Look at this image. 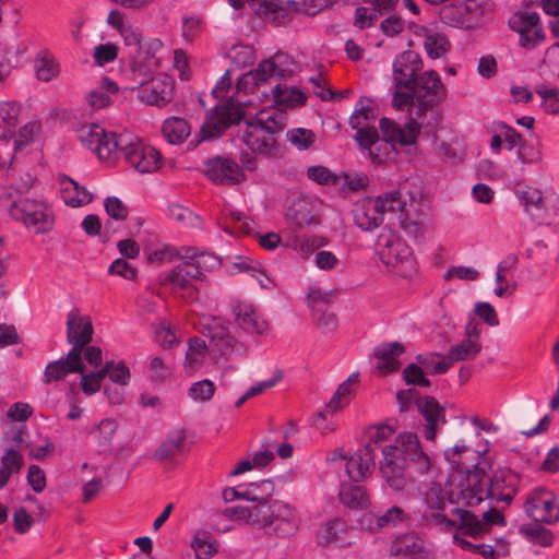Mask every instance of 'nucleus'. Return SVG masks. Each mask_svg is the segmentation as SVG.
<instances>
[{"label": "nucleus", "instance_id": "obj_1", "mask_svg": "<svg viewBox=\"0 0 559 559\" xmlns=\"http://www.w3.org/2000/svg\"><path fill=\"white\" fill-rule=\"evenodd\" d=\"M413 467L417 473L425 474L431 467V459L421 449L418 437L412 432L399 433L393 442L382 449L379 473L383 481L393 491H403L408 485L406 467Z\"/></svg>", "mask_w": 559, "mask_h": 559}, {"label": "nucleus", "instance_id": "obj_2", "mask_svg": "<svg viewBox=\"0 0 559 559\" xmlns=\"http://www.w3.org/2000/svg\"><path fill=\"white\" fill-rule=\"evenodd\" d=\"M413 467L417 473L425 474L431 467V459L421 449L418 437L412 432L399 433L393 442L382 449L379 473L383 481L393 491H403L408 485L406 467Z\"/></svg>", "mask_w": 559, "mask_h": 559}, {"label": "nucleus", "instance_id": "obj_3", "mask_svg": "<svg viewBox=\"0 0 559 559\" xmlns=\"http://www.w3.org/2000/svg\"><path fill=\"white\" fill-rule=\"evenodd\" d=\"M389 214L414 240L424 239L430 233V218L419 192H389Z\"/></svg>", "mask_w": 559, "mask_h": 559}, {"label": "nucleus", "instance_id": "obj_4", "mask_svg": "<svg viewBox=\"0 0 559 559\" xmlns=\"http://www.w3.org/2000/svg\"><path fill=\"white\" fill-rule=\"evenodd\" d=\"M484 463L477 462L474 469L465 467L455 472L457 480V496L469 507L479 504L481 501L491 499L510 498L511 489L502 493L500 480L504 481L503 474H495L491 478L486 477Z\"/></svg>", "mask_w": 559, "mask_h": 559}, {"label": "nucleus", "instance_id": "obj_5", "mask_svg": "<svg viewBox=\"0 0 559 559\" xmlns=\"http://www.w3.org/2000/svg\"><path fill=\"white\" fill-rule=\"evenodd\" d=\"M283 127L281 114L273 109H263L254 118L245 120L241 139L252 153L269 157L277 152L275 134Z\"/></svg>", "mask_w": 559, "mask_h": 559}, {"label": "nucleus", "instance_id": "obj_6", "mask_svg": "<svg viewBox=\"0 0 559 559\" xmlns=\"http://www.w3.org/2000/svg\"><path fill=\"white\" fill-rule=\"evenodd\" d=\"M408 91H413L415 95L416 118L427 121L430 129L435 128L440 120V115L435 108L448 96L447 87L439 73L435 70L423 72Z\"/></svg>", "mask_w": 559, "mask_h": 559}, {"label": "nucleus", "instance_id": "obj_7", "mask_svg": "<svg viewBox=\"0 0 559 559\" xmlns=\"http://www.w3.org/2000/svg\"><path fill=\"white\" fill-rule=\"evenodd\" d=\"M523 212L538 225L559 223V194L552 189L526 186L515 192Z\"/></svg>", "mask_w": 559, "mask_h": 559}, {"label": "nucleus", "instance_id": "obj_8", "mask_svg": "<svg viewBox=\"0 0 559 559\" xmlns=\"http://www.w3.org/2000/svg\"><path fill=\"white\" fill-rule=\"evenodd\" d=\"M377 253L382 263L400 276H411L416 272L412 248L390 228H383L378 236Z\"/></svg>", "mask_w": 559, "mask_h": 559}, {"label": "nucleus", "instance_id": "obj_9", "mask_svg": "<svg viewBox=\"0 0 559 559\" xmlns=\"http://www.w3.org/2000/svg\"><path fill=\"white\" fill-rule=\"evenodd\" d=\"M296 64L294 60L285 53H276L275 56L263 60L258 67L241 75L237 81V94H258L259 88L272 79L285 80L294 73Z\"/></svg>", "mask_w": 559, "mask_h": 559}, {"label": "nucleus", "instance_id": "obj_10", "mask_svg": "<svg viewBox=\"0 0 559 559\" xmlns=\"http://www.w3.org/2000/svg\"><path fill=\"white\" fill-rule=\"evenodd\" d=\"M260 528L276 536L287 537L295 534L301 523L298 510L286 502H262Z\"/></svg>", "mask_w": 559, "mask_h": 559}, {"label": "nucleus", "instance_id": "obj_11", "mask_svg": "<svg viewBox=\"0 0 559 559\" xmlns=\"http://www.w3.org/2000/svg\"><path fill=\"white\" fill-rule=\"evenodd\" d=\"M9 215L15 221H22L26 228L36 234L52 229L55 214L51 206L43 200L22 199L12 201L8 207Z\"/></svg>", "mask_w": 559, "mask_h": 559}, {"label": "nucleus", "instance_id": "obj_12", "mask_svg": "<svg viewBox=\"0 0 559 559\" xmlns=\"http://www.w3.org/2000/svg\"><path fill=\"white\" fill-rule=\"evenodd\" d=\"M204 335L210 338V359L218 366L222 360L234 356H243L247 353L245 344L237 341L217 319L204 324Z\"/></svg>", "mask_w": 559, "mask_h": 559}, {"label": "nucleus", "instance_id": "obj_13", "mask_svg": "<svg viewBox=\"0 0 559 559\" xmlns=\"http://www.w3.org/2000/svg\"><path fill=\"white\" fill-rule=\"evenodd\" d=\"M231 86V78L229 71H226L223 76L217 81L215 87L212 90V94L215 98L221 102L215 106L213 114L209 117L205 127L202 128V132H205V128L213 127L217 131L221 129L237 122L241 116V103L236 102L233 98H225V94Z\"/></svg>", "mask_w": 559, "mask_h": 559}, {"label": "nucleus", "instance_id": "obj_14", "mask_svg": "<svg viewBox=\"0 0 559 559\" xmlns=\"http://www.w3.org/2000/svg\"><path fill=\"white\" fill-rule=\"evenodd\" d=\"M524 510L535 522L555 524L559 522V497L545 487L535 488L527 495Z\"/></svg>", "mask_w": 559, "mask_h": 559}, {"label": "nucleus", "instance_id": "obj_15", "mask_svg": "<svg viewBox=\"0 0 559 559\" xmlns=\"http://www.w3.org/2000/svg\"><path fill=\"white\" fill-rule=\"evenodd\" d=\"M509 27L519 35L520 47L533 50L546 40L540 16L536 12H515L509 19Z\"/></svg>", "mask_w": 559, "mask_h": 559}, {"label": "nucleus", "instance_id": "obj_16", "mask_svg": "<svg viewBox=\"0 0 559 559\" xmlns=\"http://www.w3.org/2000/svg\"><path fill=\"white\" fill-rule=\"evenodd\" d=\"M379 128L384 140L392 146L395 144L413 146L416 144L421 129L430 127L421 118L408 119L404 126H401L396 121L384 117L380 119Z\"/></svg>", "mask_w": 559, "mask_h": 559}, {"label": "nucleus", "instance_id": "obj_17", "mask_svg": "<svg viewBox=\"0 0 559 559\" xmlns=\"http://www.w3.org/2000/svg\"><path fill=\"white\" fill-rule=\"evenodd\" d=\"M163 43L157 38L144 41L140 49L129 57V67L133 80L147 79L160 68Z\"/></svg>", "mask_w": 559, "mask_h": 559}, {"label": "nucleus", "instance_id": "obj_18", "mask_svg": "<svg viewBox=\"0 0 559 559\" xmlns=\"http://www.w3.org/2000/svg\"><path fill=\"white\" fill-rule=\"evenodd\" d=\"M389 214V193L376 198H365L356 202L353 216L356 225L362 230H372Z\"/></svg>", "mask_w": 559, "mask_h": 559}, {"label": "nucleus", "instance_id": "obj_19", "mask_svg": "<svg viewBox=\"0 0 559 559\" xmlns=\"http://www.w3.org/2000/svg\"><path fill=\"white\" fill-rule=\"evenodd\" d=\"M139 85L138 98L150 106L164 107L173 99L175 83L166 75L159 74L146 82V79L133 80Z\"/></svg>", "mask_w": 559, "mask_h": 559}, {"label": "nucleus", "instance_id": "obj_20", "mask_svg": "<svg viewBox=\"0 0 559 559\" xmlns=\"http://www.w3.org/2000/svg\"><path fill=\"white\" fill-rule=\"evenodd\" d=\"M123 157L131 167L141 174L155 173L160 168V153L133 135Z\"/></svg>", "mask_w": 559, "mask_h": 559}, {"label": "nucleus", "instance_id": "obj_21", "mask_svg": "<svg viewBox=\"0 0 559 559\" xmlns=\"http://www.w3.org/2000/svg\"><path fill=\"white\" fill-rule=\"evenodd\" d=\"M423 67L424 63L419 53L414 50L402 51L392 63L393 86L412 88Z\"/></svg>", "mask_w": 559, "mask_h": 559}, {"label": "nucleus", "instance_id": "obj_22", "mask_svg": "<svg viewBox=\"0 0 559 559\" xmlns=\"http://www.w3.org/2000/svg\"><path fill=\"white\" fill-rule=\"evenodd\" d=\"M93 325L91 318L73 308L67 314V340L72 349L82 355L83 348L92 341Z\"/></svg>", "mask_w": 559, "mask_h": 559}, {"label": "nucleus", "instance_id": "obj_23", "mask_svg": "<svg viewBox=\"0 0 559 559\" xmlns=\"http://www.w3.org/2000/svg\"><path fill=\"white\" fill-rule=\"evenodd\" d=\"M205 174L217 185H236L245 181L246 176L240 166L230 158L217 156L205 164Z\"/></svg>", "mask_w": 559, "mask_h": 559}, {"label": "nucleus", "instance_id": "obj_24", "mask_svg": "<svg viewBox=\"0 0 559 559\" xmlns=\"http://www.w3.org/2000/svg\"><path fill=\"white\" fill-rule=\"evenodd\" d=\"M417 409L427 423L425 438L433 441L437 430L445 424L444 408L433 397L425 396L417 401Z\"/></svg>", "mask_w": 559, "mask_h": 559}, {"label": "nucleus", "instance_id": "obj_25", "mask_svg": "<svg viewBox=\"0 0 559 559\" xmlns=\"http://www.w3.org/2000/svg\"><path fill=\"white\" fill-rule=\"evenodd\" d=\"M73 372H83L82 357L76 349H71L64 357L49 362L45 368L44 382L51 383Z\"/></svg>", "mask_w": 559, "mask_h": 559}, {"label": "nucleus", "instance_id": "obj_26", "mask_svg": "<svg viewBox=\"0 0 559 559\" xmlns=\"http://www.w3.org/2000/svg\"><path fill=\"white\" fill-rule=\"evenodd\" d=\"M131 136L129 133L116 134L105 131L94 152L100 160L110 162L117 158L118 154L124 155Z\"/></svg>", "mask_w": 559, "mask_h": 559}, {"label": "nucleus", "instance_id": "obj_27", "mask_svg": "<svg viewBox=\"0 0 559 559\" xmlns=\"http://www.w3.org/2000/svg\"><path fill=\"white\" fill-rule=\"evenodd\" d=\"M425 501L427 504L425 516L427 520H431L435 524L444 525L447 528L454 527V522L449 520L442 512L447 503V495L439 485H432L429 488L426 492Z\"/></svg>", "mask_w": 559, "mask_h": 559}, {"label": "nucleus", "instance_id": "obj_28", "mask_svg": "<svg viewBox=\"0 0 559 559\" xmlns=\"http://www.w3.org/2000/svg\"><path fill=\"white\" fill-rule=\"evenodd\" d=\"M374 467L373 450L369 445L359 449L350 457H347L345 471L349 479L360 481L370 475Z\"/></svg>", "mask_w": 559, "mask_h": 559}, {"label": "nucleus", "instance_id": "obj_29", "mask_svg": "<svg viewBox=\"0 0 559 559\" xmlns=\"http://www.w3.org/2000/svg\"><path fill=\"white\" fill-rule=\"evenodd\" d=\"M390 554L409 559H425L426 550L423 539L412 533L396 536L390 545Z\"/></svg>", "mask_w": 559, "mask_h": 559}, {"label": "nucleus", "instance_id": "obj_30", "mask_svg": "<svg viewBox=\"0 0 559 559\" xmlns=\"http://www.w3.org/2000/svg\"><path fill=\"white\" fill-rule=\"evenodd\" d=\"M479 334L476 326L468 325L466 329V338L453 345L448 357L451 362L473 359L480 352Z\"/></svg>", "mask_w": 559, "mask_h": 559}, {"label": "nucleus", "instance_id": "obj_31", "mask_svg": "<svg viewBox=\"0 0 559 559\" xmlns=\"http://www.w3.org/2000/svg\"><path fill=\"white\" fill-rule=\"evenodd\" d=\"M329 239L323 236H297L293 235L285 239L284 246L294 250L298 255L308 260L317 251L326 247Z\"/></svg>", "mask_w": 559, "mask_h": 559}, {"label": "nucleus", "instance_id": "obj_32", "mask_svg": "<svg viewBox=\"0 0 559 559\" xmlns=\"http://www.w3.org/2000/svg\"><path fill=\"white\" fill-rule=\"evenodd\" d=\"M60 195L63 202L71 207H80L92 201V194L68 176L59 177Z\"/></svg>", "mask_w": 559, "mask_h": 559}, {"label": "nucleus", "instance_id": "obj_33", "mask_svg": "<svg viewBox=\"0 0 559 559\" xmlns=\"http://www.w3.org/2000/svg\"><path fill=\"white\" fill-rule=\"evenodd\" d=\"M206 357H210V344L200 337L190 338L183 362L185 372L188 376L194 374L202 368Z\"/></svg>", "mask_w": 559, "mask_h": 559}, {"label": "nucleus", "instance_id": "obj_34", "mask_svg": "<svg viewBox=\"0 0 559 559\" xmlns=\"http://www.w3.org/2000/svg\"><path fill=\"white\" fill-rule=\"evenodd\" d=\"M34 72L38 81L48 83L60 76L61 66L55 55L40 50L34 58Z\"/></svg>", "mask_w": 559, "mask_h": 559}, {"label": "nucleus", "instance_id": "obj_35", "mask_svg": "<svg viewBox=\"0 0 559 559\" xmlns=\"http://www.w3.org/2000/svg\"><path fill=\"white\" fill-rule=\"evenodd\" d=\"M259 12L272 23L282 25L287 23L297 11L290 0H264L260 3Z\"/></svg>", "mask_w": 559, "mask_h": 559}, {"label": "nucleus", "instance_id": "obj_36", "mask_svg": "<svg viewBox=\"0 0 559 559\" xmlns=\"http://www.w3.org/2000/svg\"><path fill=\"white\" fill-rule=\"evenodd\" d=\"M180 259L188 260L193 270L198 271V278H202L205 272H212L219 265V259L213 253L201 251L194 247L182 248Z\"/></svg>", "mask_w": 559, "mask_h": 559}, {"label": "nucleus", "instance_id": "obj_37", "mask_svg": "<svg viewBox=\"0 0 559 559\" xmlns=\"http://www.w3.org/2000/svg\"><path fill=\"white\" fill-rule=\"evenodd\" d=\"M235 316L238 325L248 333L265 335L269 331L267 322L250 305H239L235 309Z\"/></svg>", "mask_w": 559, "mask_h": 559}, {"label": "nucleus", "instance_id": "obj_38", "mask_svg": "<svg viewBox=\"0 0 559 559\" xmlns=\"http://www.w3.org/2000/svg\"><path fill=\"white\" fill-rule=\"evenodd\" d=\"M408 514L406 511L397 506H392L385 512L380 515H371L365 519L364 525L369 531H379L390 527H396L397 525L406 522Z\"/></svg>", "mask_w": 559, "mask_h": 559}, {"label": "nucleus", "instance_id": "obj_39", "mask_svg": "<svg viewBox=\"0 0 559 559\" xmlns=\"http://www.w3.org/2000/svg\"><path fill=\"white\" fill-rule=\"evenodd\" d=\"M404 353V346L400 343L382 344L376 349L378 358L377 369L381 373H390L401 366L400 356Z\"/></svg>", "mask_w": 559, "mask_h": 559}, {"label": "nucleus", "instance_id": "obj_40", "mask_svg": "<svg viewBox=\"0 0 559 559\" xmlns=\"http://www.w3.org/2000/svg\"><path fill=\"white\" fill-rule=\"evenodd\" d=\"M21 112V104L12 100L0 102V140H9L13 136Z\"/></svg>", "mask_w": 559, "mask_h": 559}, {"label": "nucleus", "instance_id": "obj_41", "mask_svg": "<svg viewBox=\"0 0 559 559\" xmlns=\"http://www.w3.org/2000/svg\"><path fill=\"white\" fill-rule=\"evenodd\" d=\"M338 498L345 508L353 511L366 510L371 506L367 490L358 485H342Z\"/></svg>", "mask_w": 559, "mask_h": 559}, {"label": "nucleus", "instance_id": "obj_42", "mask_svg": "<svg viewBox=\"0 0 559 559\" xmlns=\"http://www.w3.org/2000/svg\"><path fill=\"white\" fill-rule=\"evenodd\" d=\"M287 217L297 227L317 223L313 202L308 198L296 199L288 209Z\"/></svg>", "mask_w": 559, "mask_h": 559}, {"label": "nucleus", "instance_id": "obj_43", "mask_svg": "<svg viewBox=\"0 0 559 559\" xmlns=\"http://www.w3.org/2000/svg\"><path fill=\"white\" fill-rule=\"evenodd\" d=\"M479 454L480 452L473 450L464 439L459 440L444 451L445 460L457 471L469 466V462L478 457Z\"/></svg>", "mask_w": 559, "mask_h": 559}, {"label": "nucleus", "instance_id": "obj_44", "mask_svg": "<svg viewBox=\"0 0 559 559\" xmlns=\"http://www.w3.org/2000/svg\"><path fill=\"white\" fill-rule=\"evenodd\" d=\"M118 92L116 82L108 78H103L98 86L93 88L86 95V102L94 110L107 107L111 103V96Z\"/></svg>", "mask_w": 559, "mask_h": 559}, {"label": "nucleus", "instance_id": "obj_45", "mask_svg": "<svg viewBox=\"0 0 559 559\" xmlns=\"http://www.w3.org/2000/svg\"><path fill=\"white\" fill-rule=\"evenodd\" d=\"M272 93L276 105L284 108L301 106L307 100L306 93L296 86L278 84L273 87Z\"/></svg>", "mask_w": 559, "mask_h": 559}, {"label": "nucleus", "instance_id": "obj_46", "mask_svg": "<svg viewBox=\"0 0 559 559\" xmlns=\"http://www.w3.org/2000/svg\"><path fill=\"white\" fill-rule=\"evenodd\" d=\"M421 36L424 37V49L431 59H439L449 51L450 43L443 34L423 28Z\"/></svg>", "mask_w": 559, "mask_h": 559}, {"label": "nucleus", "instance_id": "obj_47", "mask_svg": "<svg viewBox=\"0 0 559 559\" xmlns=\"http://www.w3.org/2000/svg\"><path fill=\"white\" fill-rule=\"evenodd\" d=\"M163 134L170 144H181L191 133L189 123L179 117H170L163 123Z\"/></svg>", "mask_w": 559, "mask_h": 559}, {"label": "nucleus", "instance_id": "obj_48", "mask_svg": "<svg viewBox=\"0 0 559 559\" xmlns=\"http://www.w3.org/2000/svg\"><path fill=\"white\" fill-rule=\"evenodd\" d=\"M191 548L197 559H210L217 554L218 544L211 533L198 531L191 540Z\"/></svg>", "mask_w": 559, "mask_h": 559}, {"label": "nucleus", "instance_id": "obj_49", "mask_svg": "<svg viewBox=\"0 0 559 559\" xmlns=\"http://www.w3.org/2000/svg\"><path fill=\"white\" fill-rule=\"evenodd\" d=\"M23 465V455L16 450L8 449L1 457L0 488L4 487L11 476L17 474Z\"/></svg>", "mask_w": 559, "mask_h": 559}, {"label": "nucleus", "instance_id": "obj_50", "mask_svg": "<svg viewBox=\"0 0 559 559\" xmlns=\"http://www.w3.org/2000/svg\"><path fill=\"white\" fill-rule=\"evenodd\" d=\"M346 524L343 520L335 518L325 522L318 531V542L323 546H331L338 543L345 533Z\"/></svg>", "mask_w": 559, "mask_h": 559}, {"label": "nucleus", "instance_id": "obj_51", "mask_svg": "<svg viewBox=\"0 0 559 559\" xmlns=\"http://www.w3.org/2000/svg\"><path fill=\"white\" fill-rule=\"evenodd\" d=\"M516 159L524 166H539L544 160V146L538 140L536 142H522L516 150Z\"/></svg>", "mask_w": 559, "mask_h": 559}, {"label": "nucleus", "instance_id": "obj_52", "mask_svg": "<svg viewBox=\"0 0 559 559\" xmlns=\"http://www.w3.org/2000/svg\"><path fill=\"white\" fill-rule=\"evenodd\" d=\"M376 118L373 103L371 99L361 97L355 105V109L349 118V124L353 129L371 127L369 123Z\"/></svg>", "mask_w": 559, "mask_h": 559}, {"label": "nucleus", "instance_id": "obj_53", "mask_svg": "<svg viewBox=\"0 0 559 559\" xmlns=\"http://www.w3.org/2000/svg\"><path fill=\"white\" fill-rule=\"evenodd\" d=\"M358 382V374H350L342 382L326 405L330 413H334L348 404L353 394V388Z\"/></svg>", "mask_w": 559, "mask_h": 559}, {"label": "nucleus", "instance_id": "obj_54", "mask_svg": "<svg viewBox=\"0 0 559 559\" xmlns=\"http://www.w3.org/2000/svg\"><path fill=\"white\" fill-rule=\"evenodd\" d=\"M355 130L356 133L354 135V139L359 144L362 155L369 158L370 160H380L382 154L374 153L373 155V153L370 151L372 150V145H374V142H377V140L379 139L377 129L374 127H364L361 129Z\"/></svg>", "mask_w": 559, "mask_h": 559}, {"label": "nucleus", "instance_id": "obj_55", "mask_svg": "<svg viewBox=\"0 0 559 559\" xmlns=\"http://www.w3.org/2000/svg\"><path fill=\"white\" fill-rule=\"evenodd\" d=\"M117 430L118 423L115 419L105 418L91 429L90 435L99 447L108 448L111 445Z\"/></svg>", "mask_w": 559, "mask_h": 559}, {"label": "nucleus", "instance_id": "obj_56", "mask_svg": "<svg viewBox=\"0 0 559 559\" xmlns=\"http://www.w3.org/2000/svg\"><path fill=\"white\" fill-rule=\"evenodd\" d=\"M262 503L252 506H236L225 510V515L231 520H241L259 527Z\"/></svg>", "mask_w": 559, "mask_h": 559}, {"label": "nucleus", "instance_id": "obj_57", "mask_svg": "<svg viewBox=\"0 0 559 559\" xmlns=\"http://www.w3.org/2000/svg\"><path fill=\"white\" fill-rule=\"evenodd\" d=\"M454 514L460 520V527L473 537L480 536L487 532V525L476 515L467 510L455 508Z\"/></svg>", "mask_w": 559, "mask_h": 559}, {"label": "nucleus", "instance_id": "obj_58", "mask_svg": "<svg viewBox=\"0 0 559 559\" xmlns=\"http://www.w3.org/2000/svg\"><path fill=\"white\" fill-rule=\"evenodd\" d=\"M195 278H198V271L193 270V265H190L188 260H183V262L177 265L167 276V281L175 288H186L189 286L191 280Z\"/></svg>", "mask_w": 559, "mask_h": 559}, {"label": "nucleus", "instance_id": "obj_59", "mask_svg": "<svg viewBox=\"0 0 559 559\" xmlns=\"http://www.w3.org/2000/svg\"><path fill=\"white\" fill-rule=\"evenodd\" d=\"M41 133V123L38 120H31L22 126L14 136V151H19L33 143Z\"/></svg>", "mask_w": 559, "mask_h": 559}, {"label": "nucleus", "instance_id": "obj_60", "mask_svg": "<svg viewBox=\"0 0 559 559\" xmlns=\"http://www.w3.org/2000/svg\"><path fill=\"white\" fill-rule=\"evenodd\" d=\"M102 372L104 377L109 378L111 384L127 386L130 382V370L122 362L108 361L102 368Z\"/></svg>", "mask_w": 559, "mask_h": 559}, {"label": "nucleus", "instance_id": "obj_61", "mask_svg": "<svg viewBox=\"0 0 559 559\" xmlns=\"http://www.w3.org/2000/svg\"><path fill=\"white\" fill-rule=\"evenodd\" d=\"M536 94L540 97V107L547 115H559V88L539 85Z\"/></svg>", "mask_w": 559, "mask_h": 559}, {"label": "nucleus", "instance_id": "obj_62", "mask_svg": "<svg viewBox=\"0 0 559 559\" xmlns=\"http://www.w3.org/2000/svg\"><path fill=\"white\" fill-rule=\"evenodd\" d=\"M286 139L298 151H306L314 144L317 136L310 129L294 128L286 132Z\"/></svg>", "mask_w": 559, "mask_h": 559}, {"label": "nucleus", "instance_id": "obj_63", "mask_svg": "<svg viewBox=\"0 0 559 559\" xmlns=\"http://www.w3.org/2000/svg\"><path fill=\"white\" fill-rule=\"evenodd\" d=\"M105 130L95 123L82 124L76 129V136L79 141L84 145L94 151V147L98 144L104 135Z\"/></svg>", "mask_w": 559, "mask_h": 559}, {"label": "nucleus", "instance_id": "obj_64", "mask_svg": "<svg viewBox=\"0 0 559 559\" xmlns=\"http://www.w3.org/2000/svg\"><path fill=\"white\" fill-rule=\"evenodd\" d=\"M369 178L364 173H344L337 175L336 186L343 191H357L367 188Z\"/></svg>", "mask_w": 559, "mask_h": 559}]
</instances>
